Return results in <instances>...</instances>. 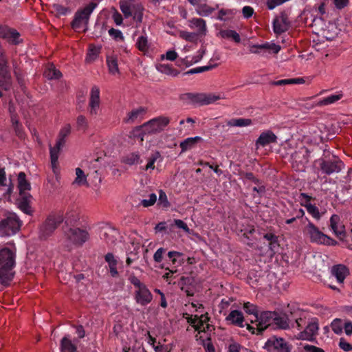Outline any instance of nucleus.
<instances>
[{
    "mask_svg": "<svg viewBox=\"0 0 352 352\" xmlns=\"http://www.w3.org/2000/svg\"><path fill=\"white\" fill-rule=\"evenodd\" d=\"M141 162L140 155L138 151L127 153L122 159V162L130 166L140 164Z\"/></svg>",
    "mask_w": 352,
    "mask_h": 352,
    "instance_id": "nucleus-36",
    "label": "nucleus"
},
{
    "mask_svg": "<svg viewBox=\"0 0 352 352\" xmlns=\"http://www.w3.org/2000/svg\"><path fill=\"white\" fill-rule=\"evenodd\" d=\"M6 36L5 40L11 44L17 45L21 41L19 33L14 29L10 28Z\"/></svg>",
    "mask_w": 352,
    "mask_h": 352,
    "instance_id": "nucleus-46",
    "label": "nucleus"
},
{
    "mask_svg": "<svg viewBox=\"0 0 352 352\" xmlns=\"http://www.w3.org/2000/svg\"><path fill=\"white\" fill-rule=\"evenodd\" d=\"M32 200V196L30 195H26L25 196H21L19 199V208L26 214L31 213V209L30 206V203Z\"/></svg>",
    "mask_w": 352,
    "mask_h": 352,
    "instance_id": "nucleus-40",
    "label": "nucleus"
},
{
    "mask_svg": "<svg viewBox=\"0 0 352 352\" xmlns=\"http://www.w3.org/2000/svg\"><path fill=\"white\" fill-rule=\"evenodd\" d=\"M136 46L140 51L144 53L148 52L150 47V43L148 42V36L146 34H142L138 38L136 41Z\"/></svg>",
    "mask_w": 352,
    "mask_h": 352,
    "instance_id": "nucleus-39",
    "label": "nucleus"
},
{
    "mask_svg": "<svg viewBox=\"0 0 352 352\" xmlns=\"http://www.w3.org/2000/svg\"><path fill=\"white\" fill-rule=\"evenodd\" d=\"M118 232L116 230L107 227L103 229L101 238L107 243L113 244L116 242Z\"/></svg>",
    "mask_w": 352,
    "mask_h": 352,
    "instance_id": "nucleus-30",
    "label": "nucleus"
},
{
    "mask_svg": "<svg viewBox=\"0 0 352 352\" xmlns=\"http://www.w3.org/2000/svg\"><path fill=\"white\" fill-rule=\"evenodd\" d=\"M89 237V234L86 230L78 228L68 227L64 230L65 242L67 246H80Z\"/></svg>",
    "mask_w": 352,
    "mask_h": 352,
    "instance_id": "nucleus-3",
    "label": "nucleus"
},
{
    "mask_svg": "<svg viewBox=\"0 0 352 352\" xmlns=\"http://www.w3.org/2000/svg\"><path fill=\"white\" fill-rule=\"evenodd\" d=\"M156 69L162 74H164L171 76H176L179 74V72L177 70L174 69L168 64H159L156 65Z\"/></svg>",
    "mask_w": 352,
    "mask_h": 352,
    "instance_id": "nucleus-44",
    "label": "nucleus"
},
{
    "mask_svg": "<svg viewBox=\"0 0 352 352\" xmlns=\"http://www.w3.org/2000/svg\"><path fill=\"white\" fill-rule=\"evenodd\" d=\"M188 27L196 31L197 36H204L208 32L206 22L201 18H192L188 21Z\"/></svg>",
    "mask_w": 352,
    "mask_h": 352,
    "instance_id": "nucleus-19",
    "label": "nucleus"
},
{
    "mask_svg": "<svg viewBox=\"0 0 352 352\" xmlns=\"http://www.w3.org/2000/svg\"><path fill=\"white\" fill-rule=\"evenodd\" d=\"M107 65L108 71L113 76H118L120 70L118 64V58L115 55H109L107 56Z\"/></svg>",
    "mask_w": 352,
    "mask_h": 352,
    "instance_id": "nucleus-29",
    "label": "nucleus"
},
{
    "mask_svg": "<svg viewBox=\"0 0 352 352\" xmlns=\"http://www.w3.org/2000/svg\"><path fill=\"white\" fill-rule=\"evenodd\" d=\"M96 4L90 3L82 9L78 10L74 16V19L72 22V28L76 31L87 30V26L89 16L96 8Z\"/></svg>",
    "mask_w": 352,
    "mask_h": 352,
    "instance_id": "nucleus-6",
    "label": "nucleus"
},
{
    "mask_svg": "<svg viewBox=\"0 0 352 352\" xmlns=\"http://www.w3.org/2000/svg\"><path fill=\"white\" fill-rule=\"evenodd\" d=\"M145 109L141 107L137 109H134L127 113L126 117L124 119V121L127 124H133L136 122H138L143 118V116L145 113Z\"/></svg>",
    "mask_w": 352,
    "mask_h": 352,
    "instance_id": "nucleus-22",
    "label": "nucleus"
},
{
    "mask_svg": "<svg viewBox=\"0 0 352 352\" xmlns=\"http://www.w3.org/2000/svg\"><path fill=\"white\" fill-rule=\"evenodd\" d=\"M186 96L187 99L190 100L191 102L204 104V94L189 93V94H187Z\"/></svg>",
    "mask_w": 352,
    "mask_h": 352,
    "instance_id": "nucleus-54",
    "label": "nucleus"
},
{
    "mask_svg": "<svg viewBox=\"0 0 352 352\" xmlns=\"http://www.w3.org/2000/svg\"><path fill=\"white\" fill-rule=\"evenodd\" d=\"M15 265V252L8 248L0 250V282L7 285L12 279Z\"/></svg>",
    "mask_w": 352,
    "mask_h": 352,
    "instance_id": "nucleus-1",
    "label": "nucleus"
},
{
    "mask_svg": "<svg viewBox=\"0 0 352 352\" xmlns=\"http://www.w3.org/2000/svg\"><path fill=\"white\" fill-rule=\"evenodd\" d=\"M309 161L308 149L301 146L298 148L291 156L292 167L297 171H303Z\"/></svg>",
    "mask_w": 352,
    "mask_h": 352,
    "instance_id": "nucleus-9",
    "label": "nucleus"
},
{
    "mask_svg": "<svg viewBox=\"0 0 352 352\" xmlns=\"http://www.w3.org/2000/svg\"><path fill=\"white\" fill-rule=\"evenodd\" d=\"M169 122L167 117H158L144 123L141 127L144 133H156L164 130Z\"/></svg>",
    "mask_w": 352,
    "mask_h": 352,
    "instance_id": "nucleus-11",
    "label": "nucleus"
},
{
    "mask_svg": "<svg viewBox=\"0 0 352 352\" xmlns=\"http://www.w3.org/2000/svg\"><path fill=\"white\" fill-rule=\"evenodd\" d=\"M243 309L247 314L253 315L254 318H255V315L258 314L257 307L250 302L244 303Z\"/></svg>",
    "mask_w": 352,
    "mask_h": 352,
    "instance_id": "nucleus-59",
    "label": "nucleus"
},
{
    "mask_svg": "<svg viewBox=\"0 0 352 352\" xmlns=\"http://www.w3.org/2000/svg\"><path fill=\"white\" fill-rule=\"evenodd\" d=\"M318 322L316 318H313L307 324L304 331L300 332L297 336L299 340H312L318 334Z\"/></svg>",
    "mask_w": 352,
    "mask_h": 352,
    "instance_id": "nucleus-17",
    "label": "nucleus"
},
{
    "mask_svg": "<svg viewBox=\"0 0 352 352\" xmlns=\"http://www.w3.org/2000/svg\"><path fill=\"white\" fill-rule=\"evenodd\" d=\"M71 133L70 124H65L60 131L57 142H58L59 146H65V138Z\"/></svg>",
    "mask_w": 352,
    "mask_h": 352,
    "instance_id": "nucleus-49",
    "label": "nucleus"
},
{
    "mask_svg": "<svg viewBox=\"0 0 352 352\" xmlns=\"http://www.w3.org/2000/svg\"><path fill=\"white\" fill-rule=\"evenodd\" d=\"M331 328L335 333L340 334L342 332L344 326L342 325L340 320L336 319L331 323Z\"/></svg>",
    "mask_w": 352,
    "mask_h": 352,
    "instance_id": "nucleus-60",
    "label": "nucleus"
},
{
    "mask_svg": "<svg viewBox=\"0 0 352 352\" xmlns=\"http://www.w3.org/2000/svg\"><path fill=\"white\" fill-rule=\"evenodd\" d=\"M179 36L180 38L189 42H194L196 40V37L197 36L195 32H190L185 30L179 31Z\"/></svg>",
    "mask_w": 352,
    "mask_h": 352,
    "instance_id": "nucleus-56",
    "label": "nucleus"
},
{
    "mask_svg": "<svg viewBox=\"0 0 352 352\" xmlns=\"http://www.w3.org/2000/svg\"><path fill=\"white\" fill-rule=\"evenodd\" d=\"M206 50L205 47H201L199 50L197 52V53L194 56H186L185 58L182 60V62L186 66H190L193 64H195L202 59L204 54H206Z\"/></svg>",
    "mask_w": 352,
    "mask_h": 352,
    "instance_id": "nucleus-31",
    "label": "nucleus"
},
{
    "mask_svg": "<svg viewBox=\"0 0 352 352\" xmlns=\"http://www.w3.org/2000/svg\"><path fill=\"white\" fill-rule=\"evenodd\" d=\"M75 179L72 182V185L74 186H89L87 181V175L80 168H76L75 169Z\"/></svg>",
    "mask_w": 352,
    "mask_h": 352,
    "instance_id": "nucleus-25",
    "label": "nucleus"
},
{
    "mask_svg": "<svg viewBox=\"0 0 352 352\" xmlns=\"http://www.w3.org/2000/svg\"><path fill=\"white\" fill-rule=\"evenodd\" d=\"M157 201V195L155 193L149 195L148 199L142 200L141 203L144 207H148L153 206Z\"/></svg>",
    "mask_w": 352,
    "mask_h": 352,
    "instance_id": "nucleus-64",
    "label": "nucleus"
},
{
    "mask_svg": "<svg viewBox=\"0 0 352 352\" xmlns=\"http://www.w3.org/2000/svg\"><path fill=\"white\" fill-rule=\"evenodd\" d=\"M109 35L118 41H122L124 40V36L122 32L119 30L111 28L109 30Z\"/></svg>",
    "mask_w": 352,
    "mask_h": 352,
    "instance_id": "nucleus-62",
    "label": "nucleus"
},
{
    "mask_svg": "<svg viewBox=\"0 0 352 352\" xmlns=\"http://www.w3.org/2000/svg\"><path fill=\"white\" fill-rule=\"evenodd\" d=\"M79 219L78 213L76 210H68L63 217V221L67 226L76 223Z\"/></svg>",
    "mask_w": 352,
    "mask_h": 352,
    "instance_id": "nucleus-41",
    "label": "nucleus"
},
{
    "mask_svg": "<svg viewBox=\"0 0 352 352\" xmlns=\"http://www.w3.org/2000/svg\"><path fill=\"white\" fill-rule=\"evenodd\" d=\"M301 197L305 199V207L307 208V212L314 219H316L317 220L320 219V217H321V215H320V213L319 212L318 208L316 206L309 203L310 197L308 195H307L306 194H304V193L301 194Z\"/></svg>",
    "mask_w": 352,
    "mask_h": 352,
    "instance_id": "nucleus-34",
    "label": "nucleus"
},
{
    "mask_svg": "<svg viewBox=\"0 0 352 352\" xmlns=\"http://www.w3.org/2000/svg\"><path fill=\"white\" fill-rule=\"evenodd\" d=\"M141 243L142 241L140 237L135 238L131 239V244L129 245V247L131 248V250L133 252V253H137L138 254H139L142 246Z\"/></svg>",
    "mask_w": 352,
    "mask_h": 352,
    "instance_id": "nucleus-58",
    "label": "nucleus"
},
{
    "mask_svg": "<svg viewBox=\"0 0 352 352\" xmlns=\"http://www.w3.org/2000/svg\"><path fill=\"white\" fill-rule=\"evenodd\" d=\"M219 34L223 38H232L236 43H239L241 41L239 34L232 30H221L220 31Z\"/></svg>",
    "mask_w": 352,
    "mask_h": 352,
    "instance_id": "nucleus-50",
    "label": "nucleus"
},
{
    "mask_svg": "<svg viewBox=\"0 0 352 352\" xmlns=\"http://www.w3.org/2000/svg\"><path fill=\"white\" fill-rule=\"evenodd\" d=\"M168 256L175 267L180 266L183 263V254L179 252L170 251L168 253Z\"/></svg>",
    "mask_w": 352,
    "mask_h": 352,
    "instance_id": "nucleus-43",
    "label": "nucleus"
},
{
    "mask_svg": "<svg viewBox=\"0 0 352 352\" xmlns=\"http://www.w3.org/2000/svg\"><path fill=\"white\" fill-rule=\"evenodd\" d=\"M330 228L333 234L340 240L346 236L345 227L338 214H333L329 220Z\"/></svg>",
    "mask_w": 352,
    "mask_h": 352,
    "instance_id": "nucleus-18",
    "label": "nucleus"
},
{
    "mask_svg": "<svg viewBox=\"0 0 352 352\" xmlns=\"http://www.w3.org/2000/svg\"><path fill=\"white\" fill-rule=\"evenodd\" d=\"M276 139L277 138L273 132L266 131L259 135L256 142V146L258 148L259 146H265L271 143H274L276 142Z\"/></svg>",
    "mask_w": 352,
    "mask_h": 352,
    "instance_id": "nucleus-21",
    "label": "nucleus"
},
{
    "mask_svg": "<svg viewBox=\"0 0 352 352\" xmlns=\"http://www.w3.org/2000/svg\"><path fill=\"white\" fill-rule=\"evenodd\" d=\"M274 316L275 313L271 311H265L260 315H255V318L251 319V322L255 323L256 327L248 324L247 328L252 333H261L272 324L274 320Z\"/></svg>",
    "mask_w": 352,
    "mask_h": 352,
    "instance_id": "nucleus-7",
    "label": "nucleus"
},
{
    "mask_svg": "<svg viewBox=\"0 0 352 352\" xmlns=\"http://www.w3.org/2000/svg\"><path fill=\"white\" fill-rule=\"evenodd\" d=\"M126 264L128 265H131L133 262L139 258V254L133 253L131 247H128L126 250Z\"/></svg>",
    "mask_w": 352,
    "mask_h": 352,
    "instance_id": "nucleus-57",
    "label": "nucleus"
},
{
    "mask_svg": "<svg viewBox=\"0 0 352 352\" xmlns=\"http://www.w3.org/2000/svg\"><path fill=\"white\" fill-rule=\"evenodd\" d=\"M226 320L238 327H243L244 318L243 314L238 310L232 311L226 317Z\"/></svg>",
    "mask_w": 352,
    "mask_h": 352,
    "instance_id": "nucleus-27",
    "label": "nucleus"
},
{
    "mask_svg": "<svg viewBox=\"0 0 352 352\" xmlns=\"http://www.w3.org/2000/svg\"><path fill=\"white\" fill-rule=\"evenodd\" d=\"M273 26L276 34H281L287 30L289 23L287 16L282 14L274 19Z\"/></svg>",
    "mask_w": 352,
    "mask_h": 352,
    "instance_id": "nucleus-23",
    "label": "nucleus"
},
{
    "mask_svg": "<svg viewBox=\"0 0 352 352\" xmlns=\"http://www.w3.org/2000/svg\"><path fill=\"white\" fill-rule=\"evenodd\" d=\"M100 110V89L97 86H93L91 89L89 103L88 111L90 116H96L99 114Z\"/></svg>",
    "mask_w": 352,
    "mask_h": 352,
    "instance_id": "nucleus-15",
    "label": "nucleus"
},
{
    "mask_svg": "<svg viewBox=\"0 0 352 352\" xmlns=\"http://www.w3.org/2000/svg\"><path fill=\"white\" fill-rule=\"evenodd\" d=\"M64 146H59L58 142L56 141V145L54 147H50V159L51 164L53 171L56 173L58 165V159L60 153Z\"/></svg>",
    "mask_w": 352,
    "mask_h": 352,
    "instance_id": "nucleus-26",
    "label": "nucleus"
},
{
    "mask_svg": "<svg viewBox=\"0 0 352 352\" xmlns=\"http://www.w3.org/2000/svg\"><path fill=\"white\" fill-rule=\"evenodd\" d=\"M236 10L234 9H221L219 11L217 19L219 21H227L232 19L236 14Z\"/></svg>",
    "mask_w": 352,
    "mask_h": 352,
    "instance_id": "nucleus-45",
    "label": "nucleus"
},
{
    "mask_svg": "<svg viewBox=\"0 0 352 352\" xmlns=\"http://www.w3.org/2000/svg\"><path fill=\"white\" fill-rule=\"evenodd\" d=\"M21 227V221L15 214H9L0 222V236H10L16 234Z\"/></svg>",
    "mask_w": 352,
    "mask_h": 352,
    "instance_id": "nucleus-8",
    "label": "nucleus"
},
{
    "mask_svg": "<svg viewBox=\"0 0 352 352\" xmlns=\"http://www.w3.org/2000/svg\"><path fill=\"white\" fill-rule=\"evenodd\" d=\"M16 109L12 102L9 104V112L10 113V118H11V122L12 123L13 126L14 127L16 132L19 133H20L19 131V122L16 118Z\"/></svg>",
    "mask_w": 352,
    "mask_h": 352,
    "instance_id": "nucleus-52",
    "label": "nucleus"
},
{
    "mask_svg": "<svg viewBox=\"0 0 352 352\" xmlns=\"http://www.w3.org/2000/svg\"><path fill=\"white\" fill-rule=\"evenodd\" d=\"M264 349L269 352H289V344L283 338L272 337L265 343Z\"/></svg>",
    "mask_w": 352,
    "mask_h": 352,
    "instance_id": "nucleus-13",
    "label": "nucleus"
},
{
    "mask_svg": "<svg viewBox=\"0 0 352 352\" xmlns=\"http://www.w3.org/2000/svg\"><path fill=\"white\" fill-rule=\"evenodd\" d=\"M331 273L336 278L338 282L341 283L347 276L348 270L345 266L338 265L332 267Z\"/></svg>",
    "mask_w": 352,
    "mask_h": 352,
    "instance_id": "nucleus-32",
    "label": "nucleus"
},
{
    "mask_svg": "<svg viewBox=\"0 0 352 352\" xmlns=\"http://www.w3.org/2000/svg\"><path fill=\"white\" fill-rule=\"evenodd\" d=\"M18 188L20 197L30 195L29 193L31 189L30 184L26 179L25 174L23 172H21L18 175Z\"/></svg>",
    "mask_w": 352,
    "mask_h": 352,
    "instance_id": "nucleus-24",
    "label": "nucleus"
},
{
    "mask_svg": "<svg viewBox=\"0 0 352 352\" xmlns=\"http://www.w3.org/2000/svg\"><path fill=\"white\" fill-rule=\"evenodd\" d=\"M260 45V51L262 56H267L271 54H277L280 50V46L274 43H265Z\"/></svg>",
    "mask_w": 352,
    "mask_h": 352,
    "instance_id": "nucleus-28",
    "label": "nucleus"
},
{
    "mask_svg": "<svg viewBox=\"0 0 352 352\" xmlns=\"http://www.w3.org/2000/svg\"><path fill=\"white\" fill-rule=\"evenodd\" d=\"M160 155L158 152L155 153L153 154L148 159V163L146 165L145 169L149 170H153L155 168L154 164L155 161L160 157Z\"/></svg>",
    "mask_w": 352,
    "mask_h": 352,
    "instance_id": "nucleus-61",
    "label": "nucleus"
},
{
    "mask_svg": "<svg viewBox=\"0 0 352 352\" xmlns=\"http://www.w3.org/2000/svg\"><path fill=\"white\" fill-rule=\"evenodd\" d=\"M225 96L223 94H204V104H209L214 103L218 100L220 99H224Z\"/></svg>",
    "mask_w": 352,
    "mask_h": 352,
    "instance_id": "nucleus-53",
    "label": "nucleus"
},
{
    "mask_svg": "<svg viewBox=\"0 0 352 352\" xmlns=\"http://www.w3.org/2000/svg\"><path fill=\"white\" fill-rule=\"evenodd\" d=\"M343 167L344 165L342 162L338 160L327 162L323 161L320 164L321 170L323 173L327 175H331L334 173H339Z\"/></svg>",
    "mask_w": 352,
    "mask_h": 352,
    "instance_id": "nucleus-20",
    "label": "nucleus"
},
{
    "mask_svg": "<svg viewBox=\"0 0 352 352\" xmlns=\"http://www.w3.org/2000/svg\"><path fill=\"white\" fill-rule=\"evenodd\" d=\"M63 221V216L59 214L50 215L40 228L43 237L51 234L56 228Z\"/></svg>",
    "mask_w": 352,
    "mask_h": 352,
    "instance_id": "nucleus-12",
    "label": "nucleus"
},
{
    "mask_svg": "<svg viewBox=\"0 0 352 352\" xmlns=\"http://www.w3.org/2000/svg\"><path fill=\"white\" fill-rule=\"evenodd\" d=\"M130 283L134 286V299L141 306H146L153 300V295L146 285L135 276H130Z\"/></svg>",
    "mask_w": 352,
    "mask_h": 352,
    "instance_id": "nucleus-2",
    "label": "nucleus"
},
{
    "mask_svg": "<svg viewBox=\"0 0 352 352\" xmlns=\"http://www.w3.org/2000/svg\"><path fill=\"white\" fill-rule=\"evenodd\" d=\"M188 323L192 325L195 331L199 333H208L212 331L213 327L209 323L208 314H201V316L195 315L187 318Z\"/></svg>",
    "mask_w": 352,
    "mask_h": 352,
    "instance_id": "nucleus-10",
    "label": "nucleus"
},
{
    "mask_svg": "<svg viewBox=\"0 0 352 352\" xmlns=\"http://www.w3.org/2000/svg\"><path fill=\"white\" fill-rule=\"evenodd\" d=\"M202 138L199 136H195L193 138H188L184 140L183 142L180 143V147L182 148V151L184 152L189 149L193 148L195 144L201 141Z\"/></svg>",
    "mask_w": 352,
    "mask_h": 352,
    "instance_id": "nucleus-37",
    "label": "nucleus"
},
{
    "mask_svg": "<svg viewBox=\"0 0 352 352\" xmlns=\"http://www.w3.org/2000/svg\"><path fill=\"white\" fill-rule=\"evenodd\" d=\"M219 6L217 5L216 8H213L206 3H201L200 1L196 7L195 11L198 15L206 17L210 15Z\"/></svg>",
    "mask_w": 352,
    "mask_h": 352,
    "instance_id": "nucleus-33",
    "label": "nucleus"
},
{
    "mask_svg": "<svg viewBox=\"0 0 352 352\" xmlns=\"http://www.w3.org/2000/svg\"><path fill=\"white\" fill-rule=\"evenodd\" d=\"M8 60L3 51L0 50V85L8 89L10 78L8 70Z\"/></svg>",
    "mask_w": 352,
    "mask_h": 352,
    "instance_id": "nucleus-16",
    "label": "nucleus"
},
{
    "mask_svg": "<svg viewBox=\"0 0 352 352\" xmlns=\"http://www.w3.org/2000/svg\"><path fill=\"white\" fill-rule=\"evenodd\" d=\"M77 129L85 131L88 128V121L85 116L80 115L76 120Z\"/></svg>",
    "mask_w": 352,
    "mask_h": 352,
    "instance_id": "nucleus-55",
    "label": "nucleus"
},
{
    "mask_svg": "<svg viewBox=\"0 0 352 352\" xmlns=\"http://www.w3.org/2000/svg\"><path fill=\"white\" fill-rule=\"evenodd\" d=\"M100 46L90 45L87 54L86 61L88 63L94 61L100 52Z\"/></svg>",
    "mask_w": 352,
    "mask_h": 352,
    "instance_id": "nucleus-48",
    "label": "nucleus"
},
{
    "mask_svg": "<svg viewBox=\"0 0 352 352\" xmlns=\"http://www.w3.org/2000/svg\"><path fill=\"white\" fill-rule=\"evenodd\" d=\"M303 232L313 243L327 245H336L337 244L336 241L319 230V229L311 221H308V223L305 227Z\"/></svg>",
    "mask_w": 352,
    "mask_h": 352,
    "instance_id": "nucleus-5",
    "label": "nucleus"
},
{
    "mask_svg": "<svg viewBox=\"0 0 352 352\" xmlns=\"http://www.w3.org/2000/svg\"><path fill=\"white\" fill-rule=\"evenodd\" d=\"M120 8L126 18L133 16L138 23L142 21L144 8L135 0H120Z\"/></svg>",
    "mask_w": 352,
    "mask_h": 352,
    "instance_id": "nucleus-4",
    "label": "nucleus"
},
{
    "mask_svg": "<svg viewBox=\"0 0 352 352\" xmlns=\"http://www.w3.org/2000/svg\"><path fill=\"white\" fill-rule=\"evenodd\" d=\"M60 351H61V352H76V346L71 341L69 336H65L61 340Z\"/></svg>",
    "mask_w": 352,
    "mask_h": 352,
    "instance_id": "nucleus-38",
    "label": "nucleus"
},
{
    "mask_svg": "<svg viewBox=\"0 0 352 352\" xmlns=\"http://www.w3.org/2000/svg\"><path fill=\"white\" fill-rule=\"evenodd\" d=\"M228 352H240L241 346L233 340H230L228 344Z\"/></svg>",
    "mask_w": 352,
    "mask_h": 352,
    "instance_id": "nucleus-63",
    "label": "nucleus"
},
{
    "mask_svg": "<svg viewBox=\"0 0 352 352\" xmlns=\"http://www.w3.org/2000/svg\"><path fill=\"white\" fill-rule=\"evenodd\" d=\"M342 94L340 92L328 96L327 97L316 102L315 106H327L331 104H334L338 100H340L342 98Z\"/></svg>",
    "mask_w": 352,
    "mask_h": 352,
    "instance_id": "nucleus-35",
    "label": "nucleus"
},
{
    "mask_svg": "<svg viewBox=\"0 0 352 352\" xmlns=\"http://www.w3.org/2000/svg\"><path fill=\"white\" fill-rule=\"evenodd\" d=\"M313 25L320 28L323 36L329 40L333 38L339 33V30L335 23L329 22L328 24H326L320 17L315 18L313 20Z\"/></svg>",
    "mask_w": 352,
    "mask_h": 352,
    "instance_id": "nucleus-14",
    "label": "nucleus"
},
{
    "mask_svg": "<svg viewBox=\"0 0 352 352\" xmlns=\"http://www.w3.org/2000/svg\"><path fill=\"white\" fill-rule=\"evenodd\" d=\"M252 124L250 119L246 118H237L232 119L227 122L228 126H247Z\"/></svg>",
    "mask_w": 352,
    "mask_h": 352,
    "instance_id": "nucleus-51",
    "label": "nucleus"
},
{
    "mask_svg": "<svg viewBox=\"0 0 352 352\" xmlns=\"http://www.w3.org/2000/svg\"><path fill=\"white\" fill-rule=\"evenodd\" d=\"M44 76L49 80L59 79L61 77V73L54 65H51L45 71Z\"/></svg>",
    "mask_w": 352,
    "mask_h": 352,
    "instance_id": "nucleus-47",
    "label": "nucleus"
},
{
    "mask_svg": "<svg viewBox=\"0 0 352 352\" xmlns=\"http://www.w3.org/2000/svg\"><path fill=\"white\" fill-rule=\"evenodd\" d=\"M277 327L283 329H287L290 327V320L287 316L283 315L277 316L275 314L274 322Z\"/></svg>",
    "mask_w": 352,
    "mask_h": 352,
    "instance_id": "nucleus-42",
    "label": "nucleus"
}]
</instances>
